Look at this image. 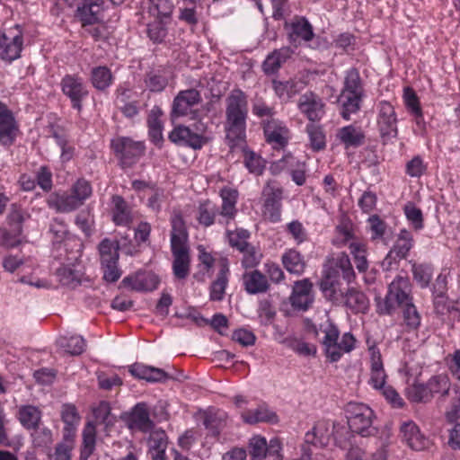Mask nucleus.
I'll return each instance as SVG.
<instances>
[{
  "label": "nucleus",
  "mask_w": 460,
  "mask_h": 460,
  "mask_svg": "<svg viewBox=\"0 0 460 460\" xmlns=\"http://www.w3.org/2000/svg\"><path fill=\"white\" fill-rule=\"evenodd\" d=\"M261 213L270 223L281 221L283 189L274 181H269L262 190Z\"/></svg>",
  "instance_id": "nucleus-9"
},
{
  "label": "nucleus",
  "mask_w": 460,
  "mask_h": 460,
  "mask_svg": "<svg viewBox=\"0 0 460 460\" xmlns=\"http://www.w3.org/2000/svg\"><path fill=\"white\" fill-rule=\"evenodd\" d=\"M22 49V37L20 32L10 35L0 31V58L12 62L20 57Z\"/></svg>",
  "instance_id": "nucleus-20"
},
{
  "label": "nucleus",
  "mask_w": 460,
  "mask_h": 460,
  "mask_svg": "<svg viewBox=\"0 0 460 460\" xmlns=\"http://www.w3.org/2000/svg\"><path fill=\"white\" fill-rule=\"evenodd\" d=\"M368 353L370 355L368 384L376 390L384 388V385L386 384L387 375L384 367L380 350L374 344L368 345Z\"/></svg>",
  "instance_id": "nucleus-15"
},
{
  "label": "nucleus",
  "mask_w": 460,
  "mask_h": 460,
  "mask_svg": "<svg viewBox=\"0 0 460 460\" xmlns=\"http://www.w3.org/2000/svg\"><path fill=\"white\" fill-rule=\"evenodd\" d=\"M229 275L228 260H220L218 273L209 287V299L211 301L218 302L224 299L226 289L229 282Z\"/></svg>",
  "instance_id": "nucleus-22"
},
{
  "label": "nucleus",
  "mask_w": 460,
  "mask_h": 460,
  "mask_svg": "<svg viewBox=\"0 0 460 460\" xmlns=\"http://www.w3.org/2000/svg\"><path fill=\"white\" fill-rule=\"evenodd\" d=\"M169 139L173 143L185 145L193 149H200L208 141L207 125L199 120L191 127H175L169 134Z\"/></svg>",
  "instance_id": "nucleus-6"
},
{
  "label": "nucleus",
  "mask_w": 460,
  "mask_h": 460,
  "mask_svg": "<svg viewBox=\"0 0 460 460\" xmlns=\"http://www.w3.org/2000/svg\"><path fill=\"white\" fill-rule=\"evenodd\" d=\"M145 85L154 93L163 92L168 84V77L164 70H151L145 76Z\"/></svg>",
  "instance_id": "nucleus-48"
},
{
  "label": "nucleus",
  "mask_w": 460,
  "mask_h": 460,
  "mask_svg": "<svg viewBox=\"0 0 460 460\" xmlns=\"http://www.w3.org/2000/svg\"><path fill=\"white\" fill-rule=\"evenodd\" d=\"M401 433L403 440L413 450L421 451L429 446V440L420 433L419 427L411 420L402 424Z\"/></svg>",
  "instance_id": "nucleus-24"
},
{
  "label": "nucleus",
  "mask_w": 460,
  "mask_h": 460,
  "mask_svg": "<svg viewBox=\"0 0 460 460\" xmlns=\"http://www.w3.org/2000/svg\"><path fill=\"white\" fill-rule=\"evenodd\" d=\"M72 195L80 202H84L92 195L93 190L90 182L84 179H78L71 187Z\"/></svg>",
  "instance_id": "nucleus-61"
},
{
  "label": "nucleus",
  "mask_w": 460,
  "mask_h": 460,
  "mask_svg": "<svg viewBox=\"0 0 460 460\" xmlns=\"http://www.w3.org/2000/svg\"><path fill=\"white\" fill-rule=\"evenodd\" d=\"M243 284L245 291L250 295L266 293L270 288L266 276L258 270L243 274Z\"/></svg>",
  "instance_id": "nucleus-29"
},
{
  "label": "nucleus",
  "mask_w": 460,
  "mask_h": 460,
  "mask_svg": "<svg viewBox=\"0 0 460 460\" xmlns=\"http://www.w3.org/2000/svg\"><path fill=\"white\" fill-rule=\"evenodd\" d=\"M284 268L291 274L301 275L305 269L303 255L296 249L287 250L281 256Z\"/></svg>",
  "instance_id": "nucleus-42"
},
{
  "label": "nucleus",
  "mask_w": 460,
  "mask_h": 460,
  "mask_svg": "<svg viewBox=\"0 0 460 460\" xmlns=\"http://www.w3.org/2000/svg\"><path fill=\"white\" fill-rule=\"evenodd\" d=\"M108 437L93 422H87L82 431L80 460H88L95 450L96 442L104 441Z\"/></svg>",
  "instance_id": "nucleus-19"
},
{
  "label": "nucleus",
  "mask_w": 460,
  "mask_h": 460,
  "mask_svg": "<svg viewBox=\"0 0 460 460\" xmlns=\"http://www.w3.org/2000/svg\"><path fill=\"white\" fill-rule=\"evenodd\" d=\"M413 246L414 239L411 233L403 228L400 230L399 234H397L396 240L392 249L402 257L406 259Z\"/></svg>",
  "instance_id": "nucleus-50"
},
{
  "label": "nucleus",
  "mask_w": 460,
  "mask_h": 460,
  "mask_svg": "<svg viewBox=\"0 0 460 460\" xmlns=\"http://www.w3.org/2000/svg\"><path fill=\"white\" fill-rule=\"evenodd\" d=\"M297 108L310 121L320 120L324 115V104L322 99L312 92L300 96Z\"/></svg>",
  "instance_id": "nucleus-17"
},
{
  "label": "nucleus",
  "mask_w": 460,
  "mask_h": 460,
  "mask_svg": "<svg viewBox=\"0 0 460 460\" xmlns=\"http://www.w3.org/2000/svg\"><path fill=\"white\" fill-rule=\"evenodd\" d=\"M238 196V191L235 189L225 187L220 190L222 205L217 219L218 224L226 226L234 220L237 214L236 203Z\"/></svg>",
  "instance_id": "nucleus-14"
},
{
  "label": "nucleus",
  "mask_w": 460,
  "mask_h": 460,
  "mask_svg": "<svg viewBox=\"0 0 460 460\" xmlns=\"http://www.w3.org/2000/svg\"><path fill=\"white\" fill-rule=\"evenodd\" d=\"M364 95L359 72L354 67L348 69L345 72L343 86L339 96L341 106V115L345 120H349L351 115L360 110Z\"/></svg>",
  "instance_id": "nucleus-3"
},
{
  "label": "nucleus",
  "mask_w": 460,
  "mask_h": 460,
  "mask_svg": "<svg viewBox=\"0 0 460 460\" xmlns=\"http://www.w3.org/2000/svg\"><path fill=\"white\" fill-rule=\"evenodd\" d=\"M312 283L307 279L296 281L290 296L292 306L299 310H306L314 301Z\"/></svg>",
  "instance_id": "nucleus-21"
},
{
  "label": "nucleus",
  "mask_w": 460,
  "mask_h": 460,
  "mask_svg": "<svg viewBox=\"0 0 460 460\" xmlns=\"http://www.w3.org/2000/svg\"><path fill=\"white\" fill-rule=\"evenodd\" d=\"M173 255L172 271L177 279H184L190 272L188 246L172 247Z\"/></svg>",
  "instance_id": "nucleus-33"
},
{
  "label": "nucleus",
  "mask_w": 460,
  "mask_h": 460,
  "mask_svg": "<svg viewBox=\"0 0 460 460\" xmlns=\"http://www.w3.org/2000/svg\"><path fill=\"white\" fill-rule=\"evenodd\" d=\"M111 147L123 168L131 167L144 155L145 145L128 137H118L111 140Z\"/></svg>",
  "instance_id": "nucleus-8"
},
{
  "label": "nucleus",
  "mask_w": 460,
  "mask_h": 460,
  "mask_svg": "<svg viewBox=\"0 0 460 460\" xmlns=\"http://www.w3.org/2000/svg\"><path fill=\"white\" fill-rule=\"evenodd\" d=\"M299 162L300 160L293 156L291 154H287L281 159L273 162L270 169L273 174H279L283 172L289 173V172L296 167Z\"/></svg>",
  "instance_id": "nucleus-60"
},
{
  "label": "nucleus",
  "mask_w": 460,
  "mask_h": 460,
  "mask_svg": "<svg viewBox=\"0 0 460 460\" xmlns=\"http://www.w3.org/2000/svg\"><path fill=\"white\" fill-rule=\"evenodd\" d=\"M62 91L78 111L82 109V100L88 95V90L83 79L75 75H66L61 82Z\"/></svg>",
  "instance_id": "nucleus-13"
},
{
  "label": "nucleus",
  "mask_w": 460,
  "mask_h": 460,
  "mask_svg": "<svg viewBox=\"0 0 460 460\" xmlns=\"http://www.w3.org/2000/svg\"><path fill=\"white\" fill-rule=\"evenodd\" d=\"M103 0H83L78 5L76 14L84 24H92L98 21L102 11Z\"/></svg>",
  "instance_id": "nucleus-32"
},
{
  "label": "nucleus",
  "mask_w": 460,
  "mask_h": 460,
  "mask_svg": "<svg viewBox=\"0 0 460 460\" xmlns=\"http://www.w3.org/2000/svg\"><path fill=\"white\" fill-rule=\"evenodd\" d=\"M330 427L329 421L316 422L313 429L305 433V442L316 447L327 446L330 440Z\"/></svg>",
  "instance_id": "nucleus-30"
},
{
  "label": "nucleus",
  "mask_w": 460,
  "mask_h": 460,
  "mask_svg": "<svg viewBox=\"0 0 460 460\" xmlns=\"http://www.w3.org/2000/svg\"><path fill=\"white\" fill-rule=\"evenodd\" d=\"M198 251L200 270L194 275V279H196L199 282H204L206 280L207 275L208 277H211L212 270L215 266L219 269V261L227 259L219 255H213L211 252H208L202 245L198 246Z\"/></svg>",
  "instance_id": "nucleus-27"
},
{
  "label": "nucleus",
  "mask_w": 460,
  "mask_h": 460,
  "mask_svg": "<svg viewBox=\"0 0 460 460\" xmlns=\"http://www.w3.org/2000/svg\"><path fill=\"white\" fill-rule=\"evenodd\" d=\"M129 372L138 379L147 382H162L168 379V374L162 368L146 366L141 363H135L129 367Z\"/></svg>",
  "instance_id": "nucleus-28"
},
{
  "label": "nucleus",
  "mask_w": 460,
  "mask_h": 460,
  "mask_svg": "<svg viewBox=\"0 0 460 460\" xmlns=\"http://www.w3.org/2000/svg\"><path fill=\"white\" fill-rule=\"evenodd\" d=\"M228 234L229 235L233 234L230 232ZM229 239L231 245L238 248L243 253L242 264L244 268L255 267L260 262L261 254L255 252L254 248L246 241L235 242L232 236H229Z\"/></svg>",
  "instance_id": "nucleus-45"
},
{
  "label": "nucleus",
  "mask_w": 460,
  "mask_h": 460,
  "mask_svg": "<svg viewBox=\"0 0 460 460\" xmlns=\"http://www.w3.org/2000/svg\"><path fill=\"white\" fill-rule=\"evenodd\" d=\"M94 420H91L99 429L105 433V436H110L111 427L116 421V417L111 413V406L107 402H101L93 409Z\"/></svg>",
  "instance_id": "nucleus-31"
},
{
  "label": "nucleus",
  "mask_w": 460,
  "mask_h": 460,
  "mask_svg": "<svg viewBox=\"0 0 460 460\" xmlns=\"http://www.w3.org/2000/svg\"><path fill=\"white\" fill-rule=\"evenodd\" d=\"M403 211L414 230L420 231L424 227L422 212L412 202L405 204Z\"/></svg>",
  "instance_id": "nucleus-59"
},
{
  "label": "nucleus",
  "mask_w": 460,
  "mask_h": 460,
  "mask_svg": "<svg viewBox=\"0 0 460 460\" xmlns=\"http://www.w3.org/2000/svg\"><path fill=\"white\" fill-rule=\"evenodd\" d=\"M112 220L117 226H128L133 215L130 207L126 200L118 195L112 197Z\"/></svg>",
  "instance_id": "nucleus-36"
},
{
  "label": "nucleus",
  "mask_w": 460,
  "mask_h": 460,
  "mask_svg": "<svg viewBox=\"0 0 460 460\" xmlns=\"http://www.w3.org/2000/svg\"><path fill=\"white\" fill-rule=\"evenodd\" d=\"M32 441L34 447L48 449L53 443L52 431L48 428L36 429L32 434Z\"/></svg>",
  "instance_id": "nucleus-63"
},
{
  "label": "nucleus",
  "mask_w": 460,
  "mask_h": 460,
  "mask_svg": "<svg viewBox=\"0 0 460 460\" xmlns=\"http://www.w3.org/2000/svg\"><path fill=\"white\" fill-rule=\"evenodd\" d=\"M327 271H331L332 275L337 276L338 278L339 275L341 274L342 278L348 283H350L355 279V272L350 260L349 256L344 252L338 254L334 260L333 268L328 270Z\"/></svg>",
  "instance_id": "nucleus-46"
},
{
  "label": "nucleus",
  "mask_w": 460,
  "mask_h": 460,
  "mask_svg": "<svg viewBox=\"0 0 460 460\" xmlns=\"http://www.w3.org/2000/svg\"><path fill=\"white\" fill-rule=\"evenodd\" d=\"M201 102V93L197 88L181 90L172 101L171 115L173 118L194 115L193 107Z\"/></svg>",
  "instance_id": "nucleus-12"
},
{
  "label": "nucleus",
  "mask_w": 460,
  "mask_h": 460,
  "mask_svg": "<svg viewBox=\"0 0 460 460\" xmlns=\"http://www.w3.org/2000/svg\"><path fill=\"white\" fill-rule=\"evenodd\" d=\"M167 435L162 429L153 430L148 438L149 455L152 460H165Z\"/></svg>",
  "instance_id": "nucleus-35"
},
{
  "label": "nucleus",
  "mask_w": 460,
  "mask_h": 460,
  "mask_svg": "<svg viewBox=\"0 0 460 460\" xmlns=\"http://www.w3.org/2000/svg\"><path fill=\"white\" fill-rule=\"evenodd\" d=\"M267 441L265 438L255 436L250 439L249 447L252 460H262L266 457Z\"/></svg>",
  "instance_id": "nucleus-62"
},
{
  "label": "nucleus",
  "mask_w": 460,
  "mask_h": 460,
  "mask_svg": "<svg viewBox=\"0 0 460 460\" xmlns=\"http://www.w3.org/2000/svg\"><path fill=\"white\" fill-rule=\"evenodd\" d=\"M293 50L289 47H283L268 55L262 67L266 74H274L282 64L291 58Z\"/></svg>",
  "instance_id": "nucleus-40"
},
{
  "label": "nucleus",
  "mask_w": 460,
  "mask_h": 460,
  "mask_svg": "<svg viewBox=\"0 0 460 460\" xmlns=\"http://www.w3.org/2000/svg\"><path fill=\"white\" fill-rule=\"evenodd\" d=\"M428 384L433 395H447L451 387V382L447 374H438L433 376L429 379Z\"/></svg>",
  "instance_id": "nucleus-56"
},
{
  "label": "nucleus",
  "mask_w": 460,
  "mask_h": 460,
  "mask_svg": "<svg viewBox=\"0 0 460 460\" xmlns=\"http://www.w3.org/2000/svg\"><path fill=\"white\" fill-rule=\"evenodd\" d=\"M219 217V208L217 206L207 199L199 204L196 212V219L199 225L204 227H208L217 222V217Z\"/></svg>",
  "instance_id": "nucleus-39"
},
{
  "label": "nucleus",
  "mask_w": 460,
  "mask_h": 460,
  "mask_svg": "<svg viewBox=\"0 0 460 460\" xmlns=\"http://www.w3.org/2000/svg\"><path fill=\"white\" fill-rule=\"evenodd\" d=\"M337 138L346 148L358 147L363 144L365 135L359 127L348 125L338 130Z\"/></svg>",
  "instance_id": "nucleus-37"
},
{
  "label": "nucleus",
  "mask_w": 460,
  "mask_h": 460,
  "mask_svg": "<svg viewBox=\"0 0 460 460\" xmlns=\"http://www.w3.org/2000/svg\"><path fill=\"white\" fill-rule=\"evenodd\" d=\"M323 296L333 303H339L343 300L344 292L341 288V283L337 276L332 275L331 271H326L324 279L320 284Z\"/></svg>",
  "instance_id": "nucleus-34"
},
{
  "label": "nucleus",
  "mask_w": 460,
  "mask_h": 460,
  "mask_svg": "<svg viewBox=\"0 0 460 460\" xmlns=\"http://www.w3.org/2000/svg\"><path fill=\"white\" fill-rule=\"evenodd\" d=\"M241 418L247 424H256L259 422L275 424L279 422L277 413L266 403L259 404L254 409L243 411Z\"/></svg>",
  "instance_id": "nucleus-25"
},
{
  "label": "nucleus",
  "mask_w": 460,
  "mask_h": 460,
  "mask_svg": "<svg viewBox=\"0 0 460 460\" xmlns=\"http://www.w3.org/2000/svg\"><path fill=\"white\" fill-rule=\"evenodd\" d=\"M117 93V102L122 113L128 118L135 117L138 113V104L137 102H128L130 97V91L119 88Z\"/></svg>",
  "instance_id": "nucleus-54"
},
{
  "label": "nucleus",
  "mask_w": 460,
  "mask_h": 460,
  "mask_svg": "<svg viewBox=\"0 0 460 460\" xmlns=\"http://www.w3.org/2000/svg\"><path fill=\"white\" fill-rule=\"evenodd\" d=\"M403 306L402 318L404 325L411 331L418 329L420 324V315L416 306L411 302Z\"/></svg>",
  "instance_id": "nucleus-58"
},
{
  "label": "nucleus",
  "mask_w": 460,
  "mask_h": 460,
  "mask_svg": "<svg viewBox=\"0 0 460 460\" xmlns=\"http://www.w3.org/2000/svg\"><path fill=\"white\" fill-rule=\"evenodd\" d=\"M167 21L155 20L147 26V35L154 43H160L167 34L165 23Z\"/></svg>",
  "instance_id": "nucleus-64"
},
{
  "label": "nucleus",
  "mask_w": 460,
  "mask_h": 460,
  "mask_svg": "<svg viewBox=\"0 0 460 460\" xmlns=\"http://www.w3.org/2000/svg\"><path fill=\"white\" fill-rule=\"evenodd\" d=\"M397 115L394 105L387 101L376 104V124L382 138L389 140L398 135Z\"/></svg>",
  "instance_id": "nucleus-10"
},
{
  "label": "nucleus",
  "mask_w": 460,
  "mask_h": 460,
  "mask_svg": "<svg viewBox=\"0 0 460 460\" xmlns=\"http://www.w3.org/2000/svg\"><path fill=\"white\" fill-rule=\"evenodd\" d=\"M40 410L33 405H21L18 408L17 418L21 425L26 429H36L41 420Z\"/></svg>",
  "instance_id": "nucleus-38"
},
{
  "label": "nucleus",
  "mask_w": 460,
  "mask_h": 460,
  "mask_svg": "<svg viewBox=\"0 0 460 460\" xmlns=\"http://www.w3.org/2000/svg\"><path fill=\"white\" fill-rule=\"evenodd\" d=\"M91 80L96 89L102 91L112 84L113 76L108 67L97 66L92 70Z\"/></svg>",
  "instance_id": "nucleus-53"
},
{
  "label": "nucleus",
  "mask_w": 460,
  "mask_h": 460,
  "mask_svg": "<svg viewBox=\"0 0 460 460\" xmlns=\"http://www.w3.org/2000/svg\"><path fill=\"white\" fill-rule=\"evenodd\" d=\"M288 35L290 42L301 43L308 42L314 37L313 26L305 17H294L288 23L286 24Z\"/></svg>",
  "instance_id": "nucleus-16"
},
{
  "label": "nucleus",
  "mask_w": 460,
  "mask_h": 460,
  "mask_svg": "<svg viewBox=\"0 0 460 460\" xmlns=\"http://www.w3.org/2000/svg\"><path fill=\"white\" fill-rule=\"evenodd\" d=\"M131 426L137 428L143 431H146L151 428V420L149 413L145 404L138 403L133 409L130 416Z\"/></svg>",
  "instance_id": "nucleus-51"
},
{
  "label": "nucleus",
  "mask_w": 460,
  "mask_h": 460,
  "mask_svg": "<svg viewBox=\"0 0 460 460\" xmlns=\"http://www.w3.org/2000/svg\"><path fill=\"white\" fill-rule=\"evenodd\" d=\"M247 116V96L242 90L234 89L226 99L225 123L226 137L234 145L245 139Z\"/></svg>",
  "instance_id": "nucleus-1"
},
{
  "label": "nucleus",
  "mask_w": 460,
  "mask_h": 460,
  "mask_svg": "<svg viewBox=\"0 0 460 460\" xmlns=\"http://www.w3.org/2000/svg\"><path fill=\"white\" fill-rule=\"evenodd\" d=\"M99 252L103 279L111 283L116 282L122 275L118 266L119 258L118 242L102 240L99 244Z\"/></svg>",
  "instance_id": "nucleus-7"
},
{
  "label": "nucleus",
  "mask_w": 460,
  "mask_h": 460,
  "mask_svg": "<svg viewBox=\"0 0 460 460\" xmlns=\"http://www.w3.org/2000/svg\"><path fill=\"white\" fill-rule=\"evenodd\" d=\"M413 279L422 288H427L433 275V269L429 264L413 263L411 267Z\"/></svg>",
  "instance_id": "nucleus-55"
},
{
  "label": "nucleus",
  "mask_w": 460,
  "mask_h": 460,
  "mask_svg": "<svg viewBox=\"0 0 460 460\" xmlns=\"http://www.w3.org/2000/svg\"><path fill=\"white\" fill-rule=\"evenodd\" d=\"M226 415L221 411H208L203 414V425L213 436H217L226 425Z\"/></svg>",
  "instance_id": "nucleus-47"
},
{
  "label": "nucleus",
  "mask_w": 460,
  "mask_h": 460,
  "mask_svg": "<svg viewBox=\"0 0 460 460\" xmlns=\"http://www.w3.org/2000/svg\"><path fill=\"white\" fill-rule=\"evenodd\" d=\"M346 305L354 313H365L368 309L369 301L366 295L355 288H349L343 296Z\"/></svg>",
  "instance_id": "nucleus-44"
},
{
  "label": "nucleus",
  "mask_w": 460,
  "mask_h": 460,
  "mask_svg": "<svg viewBox=\"0 0 460 460\" xmlns=\"http://www.w3.org/2000/svg\"><path fill=\"white\" fill-rule=\"evenodd\" d=\"M411 284L406 277L397 276L389 285L384 301L377 305V311L382 314H391L394 310L411 302Z\"/></svg>",
  "instance_id": "nucleus-5"
},
{
  "label": "nucleus",
  "mask_w": 460,
  "mask_h": 460,
  "mask_svg": "<svg viewBox=\"0 0 460 460\" xmlns=\"http://www.w3.org/2000/svg\"><path fill=\"white\" fill-rule=\"evenodd\" d=\"M159 278L153 272H137L125 277L122 284L136 291H153L159 285Z\"/></svg>",
  "instance_id": "nucleus-23"
},
{
  "label": "nucleus",
  "mask_w": 460,
  "mask_h": 460,
  "mask_svg": "<svg viewBox=\"0 0 460 460\" xmlns=\"http://www.w3.org/2000/svg\"><path fill=\"white\" fill-rule=\"evenodd\" d=\"M243 163L251 173L260 175L265 168V162L256 153L251 150H243Z\"/></svg>",
  "instance_id": "nucleus-57"
},
{
  "label": "nucleus",
  "mask_w": 460,
  "mask_h": 460,
  "mask_svg": "<svg viewBox=\"0 0 460 460\" xmlns=\"http://www.w3.org/2000/svg\"><path fill=\"white\" fill-rule=\"evenodd\" d=\"M316 333L323 335L321 342L324 354L331 362L339 361L344 354L351 352L356 348L355 337L350 332H344L341 336L339 329L330 320L321 323Z\"/></svg>",
  "instance_id": "nucleus-2"
},
{
  "label": "nucleus",
  "mask_w": 460,
  "mask_h": 460,
  "mask_svg": "<svg viewBox=\"0 0 460 460\" xmlns=\"http://www.w3.org/2000/svg\"><path fill=\"white\" fill-rule=\"evenodd\" d=\"M57 346L65 353L77 356L85 349V340L80 335H64L57 340Z\"/></svg>",
  "instance_id": "nucleus-41"
},
{
  "label": "nucleus",
  "mask_w": 460,
  "mask_h": 460,
  "mask_svg": "<svg viewBox=\"0 0 460 460\" xmlns=\"http://www.w3.org/2000/svg\"><path fill=\"white\" fill-rule=\"evenodd\" d=\"M263 132L266 142L273 149H283L291 138V132L287 124L275 118L262 121Z\"/></svg>",
  "instance_id": "nucleus-11"
},
{
  "label": "nucleus",
  "mask_w": 460,
  "mask_h": 460,
  "mask_svg": "<svg viewBox=\"0 0 460 460\" xmlns=\"http://www.w3.org/2000/svg\"><path fill=\"white\" fill-rule=\"evenodd\" d=\"M18 131V125L13 113L0 102V143L7 146L13 145Z\"/></svg>",
  "instance_id": "nucleus-18"
},
{
  "label": "nucleus",
  "mask_w": 460,
  "mask_h": 460,
  "mask_svg": "<svg viewBox=\"0 0 460 460\" xmlns=\"http://www.w3.org/2000/svg\"><path fill=\"white\" fill-rule=\"evenodd\" d=\"M349 249L354 258L357 270L359 272H365L368 268L366 244L361 242L351 241L349 243Z\"/></svg>",
  "instance_id": "nucleus-52"
},
{
  "label": "nucleus",
  "mask_w": 460,
  "mask_h": 460,
  "mask_svg": "<svg viewBox=\"0 0 460 460\" xmlns=\"http://www.w3.org/2000/svg\"><path fill=\"white\" fill-rule=\"evenodd\" d=\"M187 232L184 222L180 216L172 219L171 247L188 246Z\"/></svg>",
  "instance_id": "nucleus-49"
},
{
  "label": "nucleus",
  "mask_w": 460,
  "mask_h": 460,
  "mask_svg": "<svg viewBox=\"0 0 460 460\" xmlns=\"http://www.w3.org/2000/svg\"><path fill=\"white\" fill-rule=\"evenodd\" d=\"M147 12L151 17L158 21H169L174 4L172 0H148Z\"/></svg>",
  "instance_id": "nucleus-43"
},
{
  "label": "nucleus",
  "mask_w": 460,
  "mask_h": 460,
  "mask_svg": "<svg viewBox=\"0 0 460 460\" xmlns=\"http://www.w3.org/2000/svg\"><path fill=\"white\" fill-rule=\"evenodd\" d=\"M348 425L350 430L361 437H371L377 433L373 425L375 414L367 404L350 402L346 406Z\"/></svg>",
  "instance_id": "nucleus-4"
},
{
  "label": "nucleus",
  "mask_w": 460,
  "mask_h": 460,
  "mask_svg": "<svg viewBox=\"0 0 460 460\" xmlns=\"http://www.w3.org/2000/svg\"><path fill=\"white\" fill-rule=\"evenodd\" d=\"M47 203L49 208L58 213H69L81 207L80 202L72 193L66 191L51 193L47 199Z\"/></svg>",
  "instance_id": "nucleus-26"
}]
</instances>
